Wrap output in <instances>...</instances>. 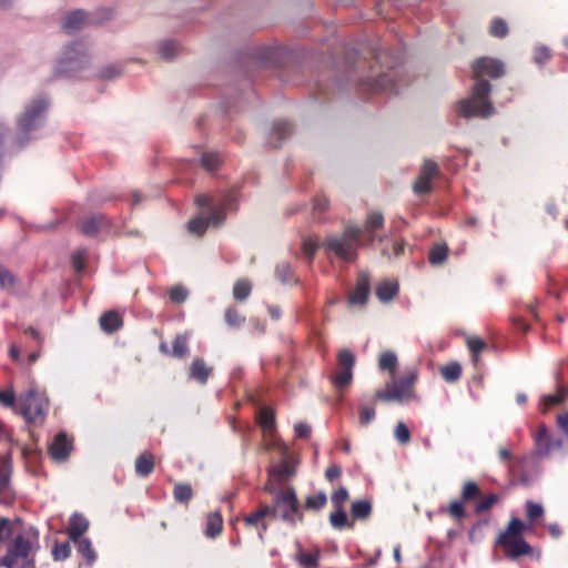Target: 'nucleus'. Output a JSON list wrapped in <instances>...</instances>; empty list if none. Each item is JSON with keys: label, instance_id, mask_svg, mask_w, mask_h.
Segmentation results:
<instances>
[{"label": "nucleus", "instance_id": "f704fd0d", "mask_svg": "<svg viewBox=\"0 0 568 568\" xmlns=\"http://www.w3.org/2000/svg\"><path fill=\"white\" fill-rule=\"evenodd\" d=\"M70 545L68 542L57 544L52 550L53 558L55 560H64L70 556Z\"/></svg>", "mask_w": 568, "mask_h": 568}, {"label": "nucleus", "instance_id": "dca6fc26", "mask_svg": "<svg viewBox=\"0 0 568 568\" xmlns=\"http://www.w3.org/2000/svg\"><path fill=\"white\" fill-rule=\"evenodd\" d=\"M88 527H89L88 519L84 518L82 515L74 514L70 518V525L68 528L70 538L73 541H77V539H79V537L82 536L87 531Z\"/></svg>", "mask_w": 568, "mask_h": 568}, {"label": "nucleus", "instance_id": "052dcab7", "mask_svg": "<svg viewBox=\"0 0 568 568\" xmlns=\"http://www.w3.org/2000/svg\"><path fill=\"white\" fill-rule=\"evenodd\" d=\"M557 423L560 428H562L565 432H568V413L558 415Z\"/></svg>", "mask_w": 568, "mask_h": 568}, {"label": "nucleus", "instance_id": "69168bd1", "mask_svg": "<svg viewBox=\"0 0 568 568\" xmlns=\"http://www.w3.org/2000/svg\"><path fill=\"white\" fill-rule=\"evenodd\" d=\"M327 206V201L325 199L323 200H320L318 203L316 204L315 209L320 210V211H323L325 210Z\"/></svg>", "mask_w": 568, "mask_h": 568}, {"label": "nucleus", "instance_id": "7c9ffc66", "mask_svg": "<svg viewBox=\"0 0 568 568\" xmlns=\"http://www.w3.org/2000/svg\"><path fill=\"white\" fill-rule=\"evenodd\" d=\"M447 257V247L445 245H436L429 252V261L432 264H440Z\"/></svg>", "mask_w": 568, "mask_h": 568}, {"label": "nucleus", "instance_id": "20e7f679", "mask_svg": "<svg viewBox=\"0 0 568 568\" xmlns=\"http://www.w3.org/2000/svg\"><path fill=\"white\" fill-rule=\"evenodd\" d=\"M196 202L202 210L199 216L187 223V230L194 235H202L209 225H219L224 219V213L207 195L199 196Z\"/></svg>", "mask_w": 568, "mask_h": 568}, {"label": "nucleus", "instance_id": "c756f323", "mask_svg": "<svg viewBox=\"0 0 568 568\" xmlns=\"http://www.w3.org/2000/svg\"><path fill=\"white\" fill-rule=\"evenodd\" d=\"M383 222H384V217L382 214L377 213V212H372L368 214L367 216V220L365 222V226H364V230L365 232L367 233H372L374 232L375 230H378L382 227L383 225Z\"/></svg>", "mask_w": 568, "mask_h": 568}, {"label": "nucleus", "instance_id": "8fccbe9b", "mask_svg": "<svg viewBox=\"0 0 568 568\" xmlns=\"http://www.w3.org/2000/svg\"><path fill=\"white\" fill-rule=\"evenodd\" d=\"M14 283V276L7 270L0 268V285L10 288Z\"/></svg>", "mask_w": 568, "mask_h": 568}, {"label": "nucleus", "instance_id": "864d4df0", "mask_svg": "<svg viewBox=\"0 0 568 568\" xmlns=\"http://www.w3.org/2000/svg\"><path fill=\"white\" fill-rule=\"evenodd\" d=\"M99 225V221L95 219H89L82 223L81 230L85 234H92L97 231Z\"/></svg>", "mask_w": 568, "mask_h": 568}, {"label": "nucleus", "instance_id": "b1692460", "mask_svg": "<svg viewBox=\"0 0 568 568\" xmlns=\"http://www.w3.org/2000/svg\"><path fill=\"white\" fill-rule=\"evenodd\" d=\"M211 369L201 359H194L190 367V376L200 383H205Z\"/></svg>", "mask_w": 568, "mask_h": 568}, {"label": "nucleus", "instance_id": "ea45409f", "mask_svg": "<svg viewBox=\"0 0 568 568\" xmlns=\"http://www.w3.org/2000/svg\"><path fill=\"white\" fill-rule=\"evenodd\" d=\"M567 395H568L567 392L559 390L557 394L548 395V396L544 397L542 404L545 405V407H550L552 405L560 404L561 402L565 400Z\"/></svg>", "mask_w": 568, "mask_h": 568}, {"label": "nucleus", "instance_id": "603ef678", "mask_svg": "<svg viewBox=\"0 0 568 568\" xmlns=\"http://www.w3.org/2000/svg\"><path fill=\"white\" fill-rule=\"evenodd\" d=\"M498 501L497 495H490L477 505V511H484L489 509L493 505Z\"/></svg>", "mask_w": 568, "mask_h": 568}, {"label": "nucleus", "instance_id": "4d7b16f0", "mask_svg": "<svg viewBox=\"0 0 568 568\" xmlns=\"http://www.w3.org/2000/svg\"><path fill=\"white\" fill-rule=\"evenodd\" d=\"M276 275L280 277L283 282L288 281V277L291 275V268L287 265H281L276 268Z\"/></svg>", "mask_w": 568, "mask_h": 568}, {"label": "nucleus", "instance_id": "6e6d98bb", "mask_svg": "<svg viewBox=\"0 0 568 568\" xmlns=\"http://www.w3.org/2000/svg\"><path fill=\"white\" fill-rule=\"evenodd\" d=\"M448 511L449 514L453 516V517H456V518H459L463 516L464 514V507L458 501H453L450 505H449V508H448Z\"/></svg>", "mask_w": 568, "mask_h": 568}, {"label": "nucleus", "instance_id": "0e129e2a", "mask_svg": "<svg viewBox=\"0 0 568 568\" xmlns=\"http://www.w3.org/2000/svg\"><path fill=\"white\" fill-rule=\"evenodd\" d=\"M549 531L555 537H558L560 535V529H559V527L557 525H550L549 526Z\"/></svg>", "mask_w": 568, "mask_h": 568}, {"label": "nucleus", "instance_id": "bb28decb", "mask_svg": "<svg viewBox=\"0 0 568 568\" xmlns=\"http://www.w3.org/2000/svg\"><path fill=\"white\" fill-rule=\"evenodd\" d=\"M252 291V284L246 280L237 281L233 286V296L236 301H244Z\"/></svg>", "mask_w": 568, "mask_h": 568}, {"label": "nucleus", "instance_id": "680f3d73", "mask_svg": "<svg viewBox=\"0 0 568 568\" xmlns=\"http://www.w3.org/2000/svg\"><path fill=\"white\" fill-rule=\"evenodd\" d=\"M339 475H341V469L337 466H332V467L327 468V470H326V477L329 480H334L335 478L339 477Z\"/></svg>", "mask_w": 568, "mask_h": 568}, {"label": "nucleus", "instance_id": "f257e3e1", "mask_svg": "<svg viewBox=\"0 0 568 568\" xmlns=\"http://www.w3.org/2000/svg\"><path fill=\"white\" fill-rule=\"evenodd\" d=\"M12 539L7 547L0 565L7 568H32L37 545V535L29 528L24 529L20 520H0V542Z\"/></svg>", "mask_w": 568, "mask_h": 568}, {"label": "nucleus", "instance_id": "72a5a7b5", "mask_svg": "<svg viewBox=\"0 0 568 568\" xmlns=\"http://www.w3.org/2000/svg\"><path fill=\"white\" fill-rule=\"evenodd\" d=\"M489 31L491 36H506L508 32L507 23L503 19H494Z\"/></svg>", "mask_w": 568, "mask_h": 568}, {"label": "nucleus", "instance_id": "a878e982", "mask_svg": "<svg viewBox=\"0 0 568 568\" xmlns=\"http://www.w3.org/2000/svg\"><path fill=\"white\" fill-rule=\"evenodd\" d=\"M78 546V551L85 558L88 565H92L95 561L97 555L89 539H77L74 541Z\"/></svg>", "mask_w": 568, "mask_h": 568}, {"label": "nucleus", "instance_id": "6e6552de", "mask_svg": "<svg viewBox=\"0 0 568 568\" xmlns=\"http://www.w3.org/2000/svg\"><path fill=\"white\" fill-rule=\"evenodd\" d=\"M48 409V402L33 390L20 398V410L28 422H38L43 419Z\"/></svg>", "mask_w": 568, "mask_h": 568}, {"label": "nucleus", "instance_id": "ddd939ff", "mask_svg": "<svg viewBox=\"0 0 568 568\" xmlns=\"http://www.w3.org/2000/svg\"><path fill=\"white\" fill-rule=\"evenodd\" d=\"M438 172V168L436 163L432 161H425L422 169L418 179L414 183V192L417 194H425L430 191V182L436 176Z\"/></svg>", "mask_w": 568, "mask_h": 568}, {"label": "nucleus", "instance_id": "5fc2aeb1", "mask_svg": "<svg viewBox=\"0 0 568 568\" xmlns=\"http://www.w3.org/2000/svg\"><path fill=\"white\" fill-rule=\"evenodd\" d=\"M294 430L298 437H308L311 434V427L305 423H297L294 426Z\"/></svg>", "mask_w": 568, "mask_h": 568}, {"label": "nucleus", "instance_id": "aec40b11", "mask_svg": "<svg viewBox=\"0 0 568 568\" xmlns=\"http://www.w3.org/2000/svg\"><path fill=\"white\" fill-rule=\"evenodd\" d=\"M398 292V285L393 281H384L382 282L376 291L377 297L382 302L390 301Z\"/></svg>", "mask_w": 568, "mask_h": 568}, {"label": "nucleus", "instance_id": "473e14b6", "mask_svg": "<svg viewBox=\"0 0 568 568\" xmlns=\"http://www.w3.org/2000/svg\"><path fill=\"white\" fill-rule=\"evenodd\" d=\"M327 501L325 493H317L316 495L306 498V507L310 509H321Z\"/></svg>", "mask_w": 568, "mask_h": 568}, {"label": "nucleus", "instance_id": "2f4dec72", "mask_svg": "<svg viewBox=\"0 0 568 568\" xmlns=\"http://www.w3.org/2000/svg\"><path fill=\"white\" fill-rule=\"evenodd\" d=\"M371 511V505L365 500L352 504V515L356 518H365Z\"/></svg>", "mask_w": 568, "mask_h": 568}, {"label": "nucleus", "instance_id": "79ce46f5", "mask_svg": "<svg viewBox=\"0 0 568 568\" xmlns=\"http://www.w3.org/2000/svg\"><path fill=\"white\" fill-rule=\"evenodd\" d=\"M467 346L474 354V361H476V356L484 348L485 343L479 337H468Z\"/></svg>", "mask_w": 568, "mask_h": 568}, {"label": "nucleus", "instance_id": "a19ab883", "mask_svg": "<svg viewBox=\"0 0 568 568\" xmlns=\"http://www.w3.org/2000/svg\"><path fill=\"white\" fill-rule=\"evenodd\" d=\"M226 323L230 326H239L244 322V317L233 308H229L225 313Z\"/></svg>", "mask_w": 568, "mask_h": 568}, {"label": "nucleus", "instance_id": "c03bdc74", "mask_svg": "<svg viewBox=\"0 0 568 568\" xmlns=\"http://www.w3.org/2000/svg\"><path fill=\"white\" fill-rule=\"evenodd\" d=\"M527 516L530 519L540 517L544 514L542 506L540 504L528 501L526 505Z\"/></svg>", "mask_w": 568, "mask_h": 568}, {"label": "nucleus", "instance_id": "a211bd4d", "mask_svg": "<svg viewBox=\"0 0 568 568\" xmlns=\"http://www.w3.org/2000/svg\"><path fill=\"white\" fill-rule=\"evenodd\" d=\"M295 468L291 463L284 457L280 465L272 466L270 468V476L272 478H276L277 480L286 479L294 475Z\"/></svg>", "mask_w": 568, "mask_h": 568}, {"label": "nucleus", "instance_id": "6ab92c4d", "mask_svg": "<svg viewBox=\"0 0 568 568\" xmlns=\"http://www.w3.org/2000/svg\"><path fill=\"white\" fill-rule=\"evenodd\" d=\"M121 324L122 320L120 315L113 311L106 312L100 317L101 328L109 333L118 329L121 326Z\"/></svg>", "mask_w": 568, "mask_h": 568}, {"label": "nucleus", "instance_id": "4468645a", "mask_svg": "<svg viewBox=\"0 0 568 568\" xmlns=\"http://www.w3.org/2000/svg\"><path fill=\"white\" fill-rule=\"evenodd\" d=\"M71 450V443L63 434L55 437L50 446V455L57 462H63L69 456Z\"/></svg>", "mask_w": 568, "mask_h": 568}, {"label": "nucleus", "instance_id": "3c124183", "mask_svg": "<svg viewBox=\"0 0 568 568\" xmlns=\"http://www.w3.org/2000/svg\"><path fill=\"white\" fill-rule=\"evenodd\" d=\"M0 403L4 406L11 407L14 404V392L13 390H3L0 392Z\"/></svg>", "mask_w": 568, "mask_h": 568}, {"label": "nucleus", "instance_id": "4be33fe9", "mask_svg": "<svg viewBox=\"0 0 568 568\" xmlns=\"http://www.w3.org/2000/svg\"><path fill=\"white\" fill-rule=\"evenodd\" d=\"M271 515H274L272 508H270L268 506H264V507L260 508L258 510L246 516L245 523L248 526H256V527L258 525H262L263 529H265L266 527L264 524V519Z\"/></svg>", "mask_w": 568, "mask_h": 568}, {"label": "nucleus", "instance_id": "f03ea898", "mask_svg": "<svg viewBox=\"0 0 568 568\" xmlns=\"http://www.w3.org/2000/svg\"><path fill=\"white\" fill-rule=\"evenodd\" d=\"M474 77L477 79L473 94L469 99L460 101L458 114L465 118L488 116L493 113L490 103L486 100L490 85L484 81V77L498 78L504 73V64L491 58H479L474 61Z\"/></svg>", "mask_w": 568, "mask_h": 568}, {"label": "nucleus", "instance_id": "37998d69", "mask_svg": "<svg viewBox=\"0 0 568 568\" xmlns=\"http://www.w3.org/2000/svg\"><path fill=\"white\" fill-rule=\"evenodd\" d=\"M219 156L215 153H204L201 158V163L206 169H214L219 164Z\"/></svg>", "mask_w": 568, "mask_h": 568}, {"label": "nucleus", "instance_id": "5701e85b", "mask_svg": "<svg viewBox=\"0 0 568 568\" xmlns=\"http://www.w3.org/2000/svg\"><path fill=\"white\" fill-rule=\"evenodd\" d=\"M159 54L164 60L173 59L179 53V47L173 39H163L159 44Z\"/></svg>", "mask_w": 568, "mask_h": 568}, {"label": "nucleus", "instance_id": "7ed1b4c3", "mask_svg": "<svg viewBox=\"0 0 568 568\" xmlns=\"http://www.w3.org/2000/svg\"><path fill=\"white\" fill-rule=\"evenodd\" d=\"M114 18V10L109 7H100L93 10L74 9L68 11L61 18V29L65 33L80 32L94 27H100Z\"/></svg>", "mask_w": 568, "mask_h": 568}, {"label": "nucleus", "instance_id": "09e8293b", "mask_svg": "<svg viewBox=\"0 0 568 568\" xmlns=\"http://www.w3.org/2000/svg\"><path fill=\"white\" fill-rule=\"evenodd\" d=\"M375 417V410L371 407H363L359 414V422L362 425H367Z\"/></svg>", "mask_w": 568, "mask_h": 568}, {"label": "nucleus", "instance_id": "13d9d810", "mask_svg": "<svg viewBox=\"0 0 568 568\" xmlns=\"http://www.w3.org/2000/svg\"><path fill=\"white\" fill-rule=\"evenodd\" d=\"M9 467H10V457L9 456L2 457L1 480H2L3 485L7 481L6 471L9 469Z\"/></svg>", "mask_w": 568, "mask_h": 568}, {"label": "nucleus", "instance_id": "393cba45", "mask_svg": "<svg viewBox=\"0 0 568 568\" xmlns=\"http://www.w3.org/2000/svg\"><path fill=\"white\" fill-rule=\"evenodd\" d=\"M320 558V551L317 549L312 551H304L302 549L298 550L296 555L297 561L306 568H314L317 566Z\"/></svg>", "mask_w": 568, "mask_h": 568}, {"label": "nucleus", "instance_id": "f3484780", "mask_svg": "<svg viewBox=\"0 0 568 568\" xmlns=\"http://www.w3.org/2000/svg\"><path fill=\"white\" fill-rule=\"evenodd\" d=\"M398 366V359L393 352H383L378 357V367L381 371L388 372L390 376H394Z\"/></svg>", "mask_w": 568, "mask_h": 568}, {"label": "nucleus", "instance_id": "423d86ee", "mask_svg": "<svg viewBox=\"0 0 568 568\" xmlns=\"http://www.w3.org/2000/svg\"><path fill=\"white\" fill-rule=\"evenodd\" d=\"M362 229L348 224L341 236H331L325 246L343 260H352L355 256V244L359 241Z\"/></svg>", "mask_w": 568, "mask_h": 568}, {"label": "nucleus", "instance_id": "de8ad7c7", "mask_svg": "<svg viewBox=\"0 0 568 568\" xmlns=\"http://www.w3.org/2000/svg\"><path fill=\"white\" fill-rule=\"evenodd\" d=\"M479 494L478 486L474 481H467L463 488V497L465 499L473 498Z\"/></svg>", "mask_w": 568, "mask_h": 568}, {"label": "nucleus", "instance_id": "58836bf2", "mask_svg": "<svg viewBox=\"0 0 568 568\" xmlns=\"http://www.w3.org/2000/svg\"><path fill=\"white\" fill-rule=\"evenodd\" d=\"M333 505L336 508H342L343 504L348 499V493L346 488L339 487L331 497Z\"/></svg>", "mask_w": 568, "mask_h": 568}, {"label": "nucleus", "instance_id": "cd10ccee", "mask_svg": "<svg viewBox=\"0 0 568 568\" xmlns=\"http://www.w3.org/2000/svg\"><path fill=\"white\" fill-rule=\"evenodd\" d=\"M154 466V462L151 455H141L135 462V470L142 476L149 475Z\"/></svg>", "mask_w": 568, "mask_h": 568}, {"label": "nucleus", "instance_id": "a18cd8bd", "mask_svg": "<svg viewBox=\"0 0 568 568\" xmlns=\"http://www.w3.org/2000/svg\"><path fill=\"white\" fill-rule=\"evenodd\" d=\"M187 351V343L186 338L183 336L176 337L173 344V353L176 356H183Z\"/></svg>", "mask_w": 568, "mask_h": 568}, {"label": "nucleus", "instance_id": "4c0bfd02", "mask_svg": "<svg viewBox=\"0 0 568 568\" xmlns=\"http://www.w3.org/2000/svg\"><path fill=\"white\" fill-rule=\"evenodd\" d=\"M192 496V489L189 485H176L174 488V497L179 501H186Z\"/></svg>", "mask_w": 568, "mask_h": 568}, {"label": "nucleus", "instance_id": "774afa93", "mask_svg": "<svg viewBox=\"0 0 568 568\" xmlns=\"http://www.w3.org/2000/svg\"><path fill=\"white\" fill-rule=\"evenodd\" d=\"M545 437H546V429L542 427L540 429V432L538 433V435L536 436V439H537V442H539V440H541Z\"/></svg>", "mask_w": 568, "mask_h": 568}, {"label": "nucleus", "instance_id": "bf43d9fd", "mask_svg": "<svg viewBox=\"0 0 568 568\" xmlns=\"http://www.w3.org/2000/svg\"><path fill=\"white\" fill-rule=\"evenodd\" d=\"M317 248V244L313 240H306L304 242V251L308 255H313Z\"/></svg>", "mask_w": 568, "mask_h": 568}, {"label": "nucleus", "instance_id": "9d476101", "mask_svg": "<svg viewBox=\"0 0 568 568\" xmlns=\"http://www.w3.org/2000/svg\"><path fill=\"white\" fill-rule=\"evenodd\" d=\"M272 510L274 515L280 514L284 520L294 524V515H296L298 510V503L295 493L292 489H288L278 495L275 499V507Z\"/></svg>", "mask_w": 568, "mask_h": 568}, {"label": "nucleus", "instance_id": "0eeeda50", "mask_svg": "<svg viewBox=\"0 0 568 568\" xmlns=\"http://www.w3.org/2000/svg\"><path fill=\"white\" fill-rule=\"evenodd\" d=\"M416 381V372L406 373L398 381H393L384 392H377L376 397L382 400L405 402L413 396V385Z\"/></svg>", "mask_w": 568, "mask_h": 568}, {"label": "nucleus", "instance_id": "338daca9", "mask_svg": "<svg viewBox=\"0 0 568 568\" xmlns=\"http://www.w3.org/2000/svg\"><path fill=\"white\" fill-rule=\"evenodd\" d=\"M10 355L12 358L18 359L19 357V351L16 346H11L10 348Z\"/></svg>", "mask_w": 568, "mask_h": 568}, {"label": "nucleus", "instance_id": "c9c22d12", "mask_svg": "<svg viewBox=\"0 0 568 568\" xmlns=\"http://www.w3.org/2000/svg\"><path fill=\"white\" fill-rule=\"evenodd\" d=\"M331 524L335 528H343L347 524V516L342 508H337L336 511L331 515Z\"/></svg>", "mask_w": 568, "mask_h": 568}, {"label": "nucleus", "instance_id": "39448f33", "mask_svg": "<svg viewBox=\"0 0 568 568\" xmlns=\"http://www.w3.org/2000/svg\"><path fill=\"white\" fill-rule=\"evenodd\" d=\"M527 526L518 518H513L507 529L500 534L498 544L503 546L506 552L511 557H518L529 554L530 547L521 538V534Z\"/></svg>", "mask_w": 568, "mask_h": 568}, {"label": "nucleus", "instance_id": "e433bc0d", "mask_svg": "<svg viewBox=\"0 0 568 568\" xmlns=\"http://www.w3.org/2000/svg\"><path fill=\"white\" fill-rule=\"evenodd\" d=\"M394 433L396 439L402 444H406L410 439V433L404 423H398L395 427Z\"/></svg>", "mask_w": 568, "mask_h": 568}, {"label": "nucleus", "instance_id": "1a4fd4ad", "mask_svg": "<svg viewBox=\"0 0 568 568\" xmlns=\"http://www.w3.org/2000/svg\"><path fill=\"white\" fill-rule=\"evenodd\" d=\"M257 423L263 430L266 447L270 448L271 445H273L274 447L278 448V452L282 455H285L287 452L286 445L274 439L275 416L273 410L267 407L261 408L257 415Z\"/></svg>", "mask_w": 568, "mask_h": 568}, {"label": "nucleus", "instance_id": "412c9836", "mask_svg": "<svg viewBox=\"0 0 568 568\" xmlns=\"http://www.w3.org/2000/svg\"><path fill=\"white\" fill-rule=\"evenodd\" d=\"M223 527V519L219 513H213L207 516L205 535L214 538L221 534Z\"/></svg>", "mask_w": 568, "mask_h": 568}, {"label": "nucleus", "instance_id": "e2e57ef3", "mask_svg": "<svg viewBox=\"0 0 568 568\" xmlns=\"http://www.w3.org/2000/svg\"><path fill=\"white\" fill-rule=\"evenodd\" d=\"M72 263L77 270H81L83 266V258H82L81 254L74 255L72 258Z\"/></svg>", "mask_w": 568, "mask_h": 568}, {"label": "nucleus", "instance_id": "49530a36", "mask_svg": "<svg viewBox=\"0 0 568 568\" xmlns=\"http://www.w3.org/2000/svg\"><path fill=\"white\" fill-rule=\"evenodd\" d=\"M187 296V292L184 287L175 286L170 290V298L173 302L181 303L183 302Z\"/></svg>", "mask_w": 568, "mask_h": 568}, {"label": "nucleus", "instance_id": "c85d7f7f", "mask_svg": "<svg viewBox=\"0 0 568 568\" xmlns=\"http://www.w3.org/2000/svg\"><path fill=\"white\" fill-rule=\"evenodd\" d=\"M442 376L447 382H454L459 378L462 373V367L458 363H450L448 365H445L440 369Z\"/></svg>", "mask_w": 568, "mask_h": 568}, {"label": "nucleus", "instance_id": "f8f14e48", "mask_svg": "<svg viewBox=\"0 0 568 568\" xmlns=\"http://www.w3.org/2000/svg\"><path fill=\"white\" fill-rule=\"evenodd\" d=\"M47 103L42 100L36 101L32 105H30L23 116L19 120V130L28 131L34 128H38L42 120L41 115L45 110Z\"/></svg>", "mask_w": 568, "mask_h": 568}, {"label": "nucleus", "instance_id": "2eb2a0df", "mask_svg": "<svg viewBox=\"0 0 568 568\" xmlns=\"http://www.w3.org/2000/svg\"><path fill=\"white\" fill-rule=\"evenodd\" d=\"M369 292V284L366 277H362L355 290L351 293L348 297V303L354 306H362L365 304Z\"/></svg>", "mask_w": 568, "mask_h": 568}, {"label": "nucleus", "instance_id": "9b49d317", "mask_svg": "<svg viewBox=\"0 0 568 568\" xmlns=\"http://www.w3.org/2000/svg\"><path fill=\"white\" fill-rule=\"evenodd\" d=\"M355 364L354 355L348 351H342L338 354V371L333 377L336 387H344L351 384L353 379L352 369Z\"/></svg>", "mask_w": 568, "mask_h": 568}]
</instances>
